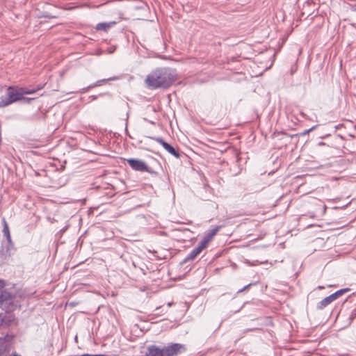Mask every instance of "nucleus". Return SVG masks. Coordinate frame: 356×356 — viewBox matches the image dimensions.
Listing matches in <instances>:
<instances>
[{
	"label": "nucleus",
	"instance_id": "1",
	"mask_svg": "<svg viewBox=\"0 0 356 356\" xmlns=\"http://www.w3.org/2000/svg\"><path fill=\"white\" fill-rule=\"evenodd\" d=\"M177 79L175 69L161 67L152 71L146 77L145 82L149 88H165L169 87Z\"/></svg>",
	"mask_w": 356,
	"mask_h": 356
},
{
	"label": "nucleus",
	"instance_id": "2",
	"mask_svg": "<svg viewBox=\"0 0 356 356\" xmlns=\"http://www.w3.org/2000/svg\"><path fill=\"white\" fill-rule=\"evenodd\" d=\"M35 90L9 86L6 88V96L0 97V107H5L23 99L24 95L33 94Z\"/></svg>",
	"mask_w": 356,
	"mask_h": 356
},
{
	"label": "nucleus",
	"instance_id": "3",
	"mask_svg": "<svg viewBox=\"0 0 356 356\" xmlns=\"http://www.w3.org/2000/svg\"><path fill=\"white\" fill-rule=\"evenodd\" d=\"M19 305V300L15 294L6 290L0 289V307L6 312L15 311Z\"/></svg>",
	"mask_w": 356,
	"mask_h": 356
},
{
	"label": "nucleus",
	"instance_id": "4",
	"mask_svg": "<svg viewBox=\"0 0 356 356\" xmlns=\"http://www.w3.org/2000/svg\"><path fill=\"white\" fill-rule=\"evenodd\" d=\"M14 251V244L12 240H6V241L3 242L0 250V261H5L13 254Z\"/></svg>",
	"mask_w": 356,
	"mask_h": 356
},
{
	"label": "nucleus",
	"instance_id": "5",
	"mask_svg": "<svg viewBox=\"0 0 356 356\" xmlns=\"http://www.w3.org/2000/svg\"><path fill=\"white\" fill-rule=\"evenodd\" d=\"M184 350V346L180 343H172L162 348L163 356H177Z\"/></svg>",
	"mask_w": 356,
	"mask_h": 356
},
{
	"label": "nucleus",
	"instance_id": "6",
	"mask_svg": "<svg viewBox=\"0 0 356 356\" xmlns=\"http://www.w3.org/2000/svg\"><path fill=\"white\" fill-rule=\"evenodd\" d=\"M127 161L131 168L134 170L140 172L148 171V165L142 160L136 159H127Z\"/></svg>",
	"mask_w": 356,
	"mask_h": 356
},
{
	"label": "nucleus",
	"instance_id": "7",
	"mask_svg": "<svg viewBox=\"0 0 356 356\" xmlns=\"http://www.w3.org/2000/svg\"><path fill=\"white\" fill-rule=\"evenodd\" d=\"M153 140L161 144L163 147L170 154L173 155L176 158H179L180 154L177 150H176L172 145L165 142L162 138H152Z\"/></svg>",
	"mask_w": 356,
	"mask_h": 356
},
{
	"label": "nucleus",
	"instance_id": "8",
	"mask_svg": "<svg viewBox=\"0 0 356 356\" xmlns=\"http://www.w3.org/2000/svg\"><path fill=\"white\" fill-rule=\"evenodd\" d=\"M206 247L201 243H199L198 246L195 248L185 258L184 261H188L193 260Z\"/></svg>",
	"mask_w": 356,
	"mask_h": 356
},
{
	"label": "nucleus",
	"instance_id": "9",
	"mask_svg": "<svg viewBox=\"0 0 356 356\" xmlns=\"http://www.w3.org/2000/svg\"><path fill=\"white\" fill-rule=\"evenodd\" d=\"M147 356H163L162 348L156 346H151L148 347Z\"/></svg>",
	"mask_w": 356,
	"mask_h": 356
},
{
	"label": "nucleus",
	"instance_id": "10",
	"mask_svg": "<svg viewBox=\"0 0 356 356\" xmlns=\"http://www.w3.org/2000/svg\"><path fill=\"white\" fill-rule=\"evenodd\" d=\"M219 228L216 227L213 229H212L210 233H209L204 239L200 242L202 244H204L205 247L207 246L208 243L211 241V240L213 238V237L217 234L218 232Z\"/></svg>",
	"mask_w": 356,
	"mask_h": 356
},
{
	"label": "nucleus",
	"instance_id": "11",
	"mask_svg": "<svg viewBox=\"0 0 356 356\" xmlns=\"http://www.w3.org/2000/svg\"><path fill=\"white\" fill-rule=\"evenodd\" d=\"M334 301V299L332 298V296L330 295L329 296L323 298L321 301H320L317 305V308L319 309H323L325 307H327L328 305H330L331 302Z\"/></svg>",
	"mask_w": 356,
	"mask_h": 356
},
{
	"label": "nucleus",
	"instance_id": "12",
	"mask_svg": "<svg viewBox=\"0 0 356 356\" xmlns=\"http://www.w3.org/2000/svg\"><path fill=\"white\" fill-rule=\"evenodd\" d=\"M3 233L4 236L6 237L7 240H11L9 227H8V223L6 221L5 218H3Z\"/></svg>",
	"mask_w": 356,
	"mask_h": 356
},
{
	"label": "nucleus",
	"instance_id": "13",
	"mask_svg": "<svg viewBox=\"0 0 356 356\" xmlns=\"http://www.w3.org/2000/svg\"><path fill=\"white\" fill-rule=\"evenodd\" d=\"M115 24V22L107 24V23H99L97 25V30L98 31H106L108 29H109L111 24Z\"/></svg>",
	"mask_w": 356,
	"mask_h": 356
},
{
	"label": "nucleus",
	"instance_id": "14",
	"mask_svg": "<svg viewBox=\"0 0 356 356\" xmlns=\"http://www.w3.org/2000/svg\"><path fill=\"white\" fill-rule=\"evenodd\" d=\"M115 79H116V78H111V79H108L99 80L96 83H95L92 85H90V86H88V88L97 87V86H101L102 84V83H104V82H106V81H107L108 80H115Z\"/></svg>",
	"mask_w": 356,
	"mask_h": 356
},
{
	"label": "nucleus",
	"instance_id": "15",
	"mask_svg": "<svg viewBox=\"0 0 356 356\" xmlns=\"http://www.w3.org/2000/svg\"><path fill=\"white\" fill-rule=\"evenodd\" d=\"M342 294V291L339 290L336 291L335 293L331 294L332 298L334 299V300H337L339 296H341Z\"/></svg>",
	"mask_w": 356,
	"mask_h": 356
},
{
	"label": "nucleus",
	"instance_id": "16",
	"mask_svg": "<svg viewBox=\"0 0 356 356\" xmlns=\"http://www.w3.org/2000/svg\"><path fill=\"white\" fill-rule=\"evenodd\" d=\"M314 128H315V127H313L310 128L309 129L305 130V131L302 133V134H303V135H305V134H309L311 131L314 130Z\"/></svg>",
	"mask_w": 356,
	"mask_h": 356
},
{
	"label": "nucleus",
	"instance_id": "17",
	"mask_svg": "<svg viewBox=\"0 0 356 356\" xmlns=\"http://www.w3.org/2000/svg\"><path fill=\"white\" fill-rule=\"evenodd\" d=\"M3 323V316H2V314H0V326L2 325Z\"/></svg>",
	"mask_w": 356,
	"mask_h": 356
},
{
	"label": "nucleus",
	"instance_id": "18",
	"mask_svg": "<svg viewBox=\"0 0 356 356\" xmlns=\"http://www.w3.org/2000/svg\"><path fill=\"white\" fill-rule=\"evenodd\" d=\"M340 290L342 291V294H343L344 293H346L347 291H349L350 289L346 288V289H340Z\"/></svg>",
	"mask_w": 356,
	"mask_h": 356
},
{
	"label": "nucleus",
	"instance_id": "19",
	"mask_svg": "<svg viewBox=\"0 0 356 356\" xmlns=\"http://www.w3.org/2000/svg\"><path fill=\"white\" fill-rule=\"evenodd\" d=\"M250 285H251V284H248V285H247V286H245L243 289H242L239 290V292L243 291H244V290L247 289H248Z\"/></svg>",
	"mask_w": 356,
	"mask_h": 356
},
{
	"label": "nucleus",
	"instance_id": "20",
	"mask_svg": "<svg viewBox=\"0 0 356 356\" xmlns=\"http://www.w3.org/2000/svg\"><path fill=\"white\" fill-rule=\"evenodd\" d=\"M3 285H4V284H3V281H1V280H0V287H3Z\"/></svg>",
	"mask_w": 356,
	"mask_h": 356
},
{
	"label": "nucleus",
	"instance_id": "21",
	"mask_svg": "<svg viewBox=\"0 0 356 356\" xmlns=\"http://www.w3.org/2000/svg\"><path fill=\"white\" fill-rule=\"evenodd\" d=\"M0 356H1V355H0Z\"/></svg>",
	"mask_w": 356,
	"mask_h": 356
}]
</instances>
